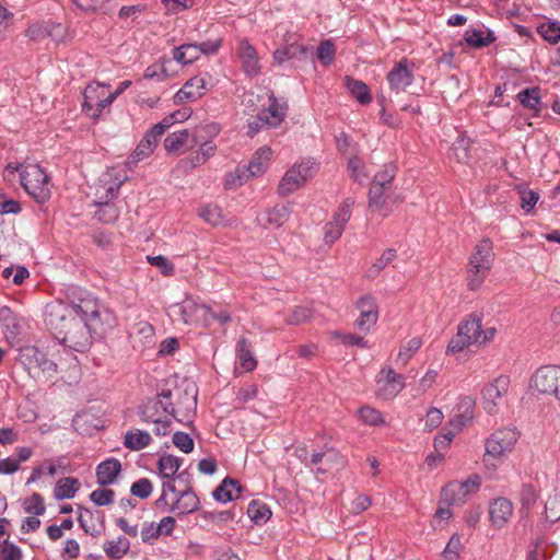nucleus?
I'll return each instance as SVG.
<instances>
[{
  "label": "nucleus",
  "mask_w": 560,
  "mask_h": 560,
  "mask_svg": "<svg viewBox=\"0 0 560 560\" xmlns=\"http://www.w3.org/2000/svg\"><path fill=\"white\" fill-rule=\"evenodd\" d=\"M108 86L101 83H91L84 90L83 109L91 112L93 118H97L101 113L109 106L113 101H108Z\"/></svg>",
  "instance_id": "obj_17"
},
{
  "label": "nucleus",
  "mask_w": 560,
  "mask_h": 560,
  "mask_svg": "<svg viewBox=\"0 0 560 560\" xmlns=\"http://www.w3.org/2000/svg\"><path fill=\"white\" fill-rule=\"evenodd\" d=\"M518 440V432L513 428H503L493 432L486 442L483 463L495 468L513 451Z\"/></svg>",
  "instance_id": "obj_5"
},
{
  "label": "nucleus",
  "mask_w": 560,
  "mask_h": 560,
  "mask_svg": "<svg viewBox=\"0 0 560 560\" xmlns=\"http://www.w3.org/2000/svg\"><path fill=\"white\" fill-rule=\"evenodd\" d=\"M318 171V164L313 160H303L293 164L282 176L278 185V194L282 197L299 190Z\"/></svg>",
  "instance_id": "obj_8"
},
{
  "label": "nucleus",
  "mask_w": 560,
  "mask_h": 560,
  "mask_svg": "<svg viewBox=\"0 0 560 560\" xmlns=\"http://www.w3.org/2000/svg\"><path fill=\"white\" fill-rule=\"evenodd\" d=\"M268 106L264 107L258 114L257 121L248 126V133L253 136L259 130V126L277 128L284 120L288 112V103L283 98H277L272 94L269 96Z\"/></svg>",
  "instance_id": "obj_13"
},
{
  "label": "nucleus",
  "mask_w": 560,
  "mask_h": 560,
  "mask_svg": "<svg viewBox=\"0 0 560 560\" xmlns=\"http://www.w3.org/2000/svg\"><path fill=\"white\" fill-rule=\"evenodd\" d=\"M520 102L527 108L538 112L540 106V96L538 89H525L517 94Z\"/></svg>",
  "instance_id": "obj_46"
},
{
  "label": "nucleus",
  "mask_w": 560,
  "mask_h": 560,
  "mask_svg": "<svg viewBox=\"0 0 560 560\" xmlns=\"http://www.w3.org/2000/svg\"><path fill=\"white\" fill-rule=\"evenodd\" d=\"M397 256L394 248L385 249L381 256L366 269L365 277L375 279L382 270H384Z\"/></svg>",
  "instance_id": "obj_38"
},
{
  "label": "nucleus",
  "mask_w": 560,
  "mask_h": 560,
  "mask_svg": "<svg viewBox=\"0 0 560 560\" xmlns=\"http://www.w3.org/2000/svg\"><path fill=\"white\" fill-rule=\"evenodd\" d=\"M180 466L182 460L174 455H162L158 462V469L161 477L171 482L175 479Z\"/></svg>",
  "instance_id": "obj_33"
},
{
  "label": "nucleus",
  "mask_w": 560,
  "mask_h": 560,
  "mask_svg": "<svg viewBox=\"0 0 560 560\" xmlns=\"http://www.w3.org/2000/svg\"><path fill=\"white\" fill-rule=\"evenodd\" d=\"M104 551L112 560H120L129 550L130 541L125 536L107 540L104 544Z\"/></svg>",
  "instance_id": "obj_35"
},
{
  "label": "nucleus",
  "mask_w": 560,
  "mask_h": 560,
  "mask_svg": "<svg viewBox=\"0 0 560 560\" xmlns=\"http://www.w3.org/2000/svg\"><path fill=\"white\" fill-rule=\"evenodd\" d=\"M271 159V149L262 147L258 149L254 154L248 165L245 166L248 178L262 175L269 166Z\"/></svg>",
  "instance_id": "obj_29"
},
{
  "label": "nucleus",
  "mask_w": 560,
  "mask_h": 560,
  "mask_svg": "<svg viewBox=\"0 0 560 560\" xmlns=\"http://www.w3.org/2000/svg\"><path fill=\"white\" fill-rule=\"evenodd\" d=\"M514 513L512 501L506 498L499 497L489 503V520L493 527L502 529L506 526Z\"/></svg>",
  "instance_id": "obj_22"
},
{
  "label": "nucleus",
  "mask_w": 560,
  "mask_h": 560,
  "mask_svg": "<svg viewBox=\"0 0 560 560\" xmlns=\"http://www.w3.org/2000/svg\"><path fill=\"white\" fill-rule=\"evenodd\" d=\"M209 81L205 75H196L189 79L174 95L175 104H184L200 98L208 90Z\"/></svg>",
  "instance_id": "obj_23"
},
{
  "label": "nucleus",
  "mask_w": 560,
  "mask_h": 560,
  "mask_svg": "<svg viewBox=\"0 0 560 560\" xmlns=\"http://www.w3.org/2000/svg\"><path fill=\"white\" fill-rule=\"evenodd\" d=\"M421 339L419 337H413L409 339L400 349L396 357V364L405 366L408 361L415 355V353L421 347Z\"/></svg>",
  "instance_id": "obj_42"
},
{
  "label": "nucleus",
  "mask_w": 560,
  "mask_h": 560,
  "mask_svg": "<svg viewBox=\"0 0 560 560\" xmlns=\"http://www.w3.org/2000/svg\"><path fill=\"white\" fill-rule=\"evenodd\" d=\"M396 175V168L392 164H387L383 167L381 172H378L372 182L371 185H378L381 187L388 188L390 187V184Z\"/></svg>",
  "instance_id": "obj_52"
},
{
  "label": "nucleus",
  "mask_w": 560,
  "mask_h": 560,
  "mask_svg": "<svg viewBox=\"0 0 560 560\" xmlns=\"http://www.w3.org/2000/svg\"><path fill=\"white\" fill-rule=\"evenodd\" d=\"M80 489V482L72 477L58 480L55 487V498L58 500L72 499Z\"/></svg>",
  "instance_id": "obj_39"
},
{
  "label": "nucleus",
  "mask_w": 560,
  "mask_h": 560,
  "mask_svg": "<svg viewBox=\"0 0 560 560\" xmlns=\"http://www.w3.org/2000/svg\"><path fill=\"white\" fill-rule=\"evenodd\" d=\"M462 547L460 537L454 534L448 540L445 549L443 550V557L445 560H457L459 556V549Z\"/></svg>",
  "instance_id": "obj_63"
},
{
  "label": "nucleus",
  "mask_w": 560,
  "mask_h": 560,
  "mask_svg": "<svg viewBox=\"0 0 560 560\" xmlns=\"http://www.w3.org/2000/svg\"><path fill=\"white\" fill-rule=\"evenodd\" d=\"M188 130H179L170 133L164 140V148L168 154H180L188 147Z\"/></svg>",
  "instance_id": "obj_31"
},
{
  "label": "nucleus",
  "mask_w": 560,
  "mask_h": 560,
  "mask_svg": "<svg viewBox=\"0 0 560 560\" xmlns=\"http://www.w3.org/2000/svg\"><path fill=\"white\" fill-rule=\"evenodd\" d=\"M171 310L173 314L179 315L185 324L210 326L212 323V310L192 299H185L182 303L173 305Z\"/></svg>",
  "instance_id": "obj_15"
},
{
  "label": "nucleus",
  "mask_w": 560,
  "mask_h": 560,
  "mask_svg": "<svg viewBox=\"0 0 560 560\" xmlns=\"http://www.w3.org/2000/svg\"><path fill=\"white\" fill-rule=\"evenodd\" d=\"M115 491L105 487H100L93 490L90 494V500L98 506H107L114 502Z\"/></svg>",
  "instance_id": "obj_49"
},
{
  "label": "nucleus",
  "mask_w": 560,
  "mask_h": 560,
  "mask_svg": "<svg viewBox=\"0 0 560 560\" xmlns=\"http://www.w3.org/2000/svg\"><path fill=\"white\" fill-rule=\"evenodd\" d=\"M159 140L149 131L145 132L142 140L139 142L137 148L133 150V152L129 155L126 165L132 170L137 166V164L148 159L158 147Z\"/></svg>",
  "instance_id": "obj_27"
},
{
  "label": "nucleus",
  "mask_w": 560,
  "mask_h": 560,
  "mask_svg": "<svg viewBox=\"0 0 560 560\" xmlns=\"http://www.w3.org/2000/svg\"><path fill=\"white\" fill-rule=\"evenodd\" d=\"M388 83L387 97L389 102H394L395 98L399 97L407 88L411 85L413 81V71L407 59H401L394 65L390 71L386 75ZM386 98L383 94L381 102Z\"/></svg>",
  "instance_id": "obj_12"
},
{
  "label": "nucleus",
  "mask_w": 560,
  "mask_h": 560,
  "mask_svg": "<svg viewBox=\"0 0 560 560\" xmlns=\"http://www.w3.org/2000/svg\"><path fill=\"white\" fill-rule=\"evenodd\" d=\"M45 323L62 345L82 352L91 347L93 336H105L116 326L117 319L95 298L85 296L78 304L61 301L48 304Z\"/></svg>",
  "instance_id": "obj_1"
},
{
  "label": "nucleus",
  "mask_w": 560,
  "mask_h": 560,
  "mask_svg": "<svg viewBox=\"0 0 560 560\" xmlns=\"http://www.w3.org/2000/svg\"><path fill=\"white\" fill-rule=\"evenodd\" d=\"M241 492L240 483L233 479H224L222 483L214 490L213 497L219 502L226 503L237 498Z\"/></svg>",
  "instance_id": "obj_36"
},
{
  "label": "nucleus",
  "mask_w": 560,
  "mask_h": 560,
  "mask_svg": "<svg viewBox=\"0 0 560 560\" xmlns=\"http://www.w3.org/2000/svg\"><path fill=\"white\" fill-rule=\"evenodd\" d=\"M475 399L471 396H464L459 399L454 409V415L448 425L455 431H462L474 419Z\"/></svg>",
  "instance_id": "obj_24"
},
{
  "label": "nucleus",
  "mask_w": 560,
  "mask_h": 560,
  "mask_svg": "<svg viewBox=\"0 0 560 560\" xmlns=\"http://www.w3.org/2000/svg\"><path fill=\"white\" fill-rule=\"evenodd\" d=\"M125 180L126 177L118 176L114 170L108 171L103 175L100 187L96 190L97 202L100 205H104V210H108L110 215L108 218L100 217V221L110 223L117 219L118 211L114 205L109 203V201L118 195V191Z\"/></svg>",
  "instance_id": "obj_10"
},
{
  "label": "nucleus",
  "mask_w": 560,
  "mask_h": 560,
  "mask_svg": "<svg viewBox=\"0 0 560 560\" xmlns=\"http://www.w3.org/2000/svg\"><path fill=\"white\" fill-rule=\"evenodd\" d=\"M359 317L355 326L365 332H369L377 323L378 306L374 296L366 294L361 296L357 302Z\"/></svg>",
  "instance_id": "obj_20"
},
{
  "label": "nucleus",
  "mask_w": 560,
  "mask_h": 560,
  "mask_svg": "<svg viewBox=\"0 0 560 560\" xmlns=\"http://www.w3.org/2000/svg\"><path fill=\"white\" fill-rule=\"evenodd\" d=\"M354 205L353 198H347L335 212L332 221L337 222L341 226H346L349 221L352 212V207Z\"/></svg>",
  "instance_id": "obj_53"
},
{
  "label": "nucleus",
  "mask_w": 560,
  "mask_h": 560,
  "mask_svg": "<svg viewBox=\"0 0 560 560\" xmlns=\"http://www.w3.org/2000/svg\"><path fill=\"white\" fill-rule=\"evenodd\" d=\"M0 560H23V551L14 542L4 539L0 542Z\"/></svg>",
  "instance_id": "obj_50"
},
{
  "label": "nucleus",
  "mask_w": 560,
  "mask_h": 560,
  "mask_svg": "<svg viewBox=\"0 0 560 560\" xmlns=\"http://www.w3.org/2000/svg\"><path fill=\"white\" fill-rule=\"evenodd\" d=\"M152 438L148 431L132 429L124 436V446L130 451H141L150 445Z\"/></svg>",
  "instance_id": "obj_30"
},
{
  "label": "nucleus",
  "mask_w": 560,
  "mask_h": 560,
  "mask_svg": "<svg viewBox=\"0 0 560 560\" xmlns=\"http://www.w3.org/2000/svg\"><path fill=\"white\" fill-rule=\"evenodd\" d=\"M236 55L244 73L255 78L260 73V62L257 50L247 39H242L236 48Z\"/></svg>",
  "instance_id": "obj_21"
},
{
  "label": "nucleus",
  "mask_w": 560,
  "mask_h": 560,
  "mask_svg": "<svg viewBox=\"0 0 560 560\" xmlns=\"http://www.w3.org/2000/svg\"><path fill=\"white\" fill-rule=\"evenodd\" d=\"M173 444L186 454L191 453L195 445L194 440L185 432H175L173 435Z\"/></svg>",
  "instance_id": "obj_61"
},
{
  "label": "nucleus",
  "mask_w": 560,
  "mask_h": 560,
  "mask_svg": "<svg viewBox=\"0 0 560 560\" xmlns=\"http://www.w3.org/2000/svg\"><path fill=\"white\" fill-rule=\"evenodd\" d=\"M249 518L256 524H265L271 516L267 504L259 501H252L247 508Z\"/></svg>",
  "instance_id": "obj_43"
},
{
  "label": "nucleus",
  "mask_w": 560,
  "mask_h": 560,
  "mask_svg": "<svg viewBox=\"0 0 560 560\" xmlns=\"http://www.w3.org/2000/svg\"><path fill=\"white\" fill-rule=\"evenodd\" d=\"M348 170L354 182L364 183L369 178V172L365 170L364 163L358 156L349 159Z\"/></svg>",
  "instance_id": "obj_48"
},
{
  "label": "nucleus",
  "mask_w": 560,
  "mask_h": 560,
  "mask_svg": "<svg viewBox=\"0 0 560 560\" xmlns=\"http://www.w3.org/2000/svg\"><path fill=\"white\" fill-rule=\"evenodd\" d=\"M335 56V46L331 40L327 39L319 44L317 49V58L323 65H329Z\"/></svg>",
  "instance_id": "obj_62"
},
{
  "label": "nucleus",
  "mask_w": 560,
  "mask_h": 560,
  "mask_svg": "<svg viewBox=\"0 0 560 560\" xmlns=\"http://www.w3.org/2000/svg\"><path fill=\"white\" fill-rule=\"evenodd\" d=\"M530 387L560 400V365H544L537 369L532 376Z\"/></svg>",
  "instance_id": "obj_14"
},
{
  "label": "nucleus",
  "mask_w": 560,
  "mask_h": 560,
  "mask_svg": "<svg viewBox=\"0 0 560 560\" xmlns=\"http://www.w3.org/2000/svg\"><path fill=\"white\" fill-rule=\"evenodd\" d=\"M493 261L492 243L489 240L480 241L469 259L468 287L477 290L489 273Z\"/></svg>",
  "instance_id": "obj_6"
},
{
  "label": "nucleus",
  "mask_w": 560,
  "mask_h": 560,
  "mask_svg": "<svg viewBox=\"0 0 560 560\" xmlns=\"http://www.w3.org/2000/svg\"><path fill=\"white\" fill-rule=\"evenodd\" d=\"M198 215L213 226H230L235 220L226 218L218 205L208 203L199 208Z\"/></svg>",
  "instance_id": "obj_28"
},
{
  "label": "nucleus",
  "mask_w": 560,
  "mask_h": 560,
  "mask_svg": "<svg viewBox=\"0 0 560 560\" xmlns=\"http://www.w3.org/2000/svg\"><path fill=\"white\" fill-rule=\"evenodd\" d=\"M20 178L26 192L37 202L49 199L51 194L49 178L38 164L21 165Z\"/></svg>",
  "instance_id": "obj_7"
},
{
  "label": "nucleus",
  "mask_w": 560,
  "mask_h": 560,
  "mask_svg": "<svg viewBox=\"0 0 560 560\" xmlns=\"http://www.w3.org/2000/svg\"><path fill=\"white\" fill-rule=\"evenodd\" d=\"M452 151L457 162L467 164L470 161V140L460 135L453 143Z\"/></svg>",
  "instance_id": "obj_44"
},
{
  "label": "nucleus",
  "mask_w": 560,
  "mask_h": 560,
  "mask_svg": "<svg viewBox=\"0 0 560 560\" xmlns=\"http://www.w3.org/2000/svg\"><path fill=\"white\" fill-rule=\"evenodd\" d=\"M387 190L388 188L378 185H371L369 190V209L382 217H386L392 212Z\"/></svg>",
  "instance_id": "obj_26"
},
{
  "label": "nucleus",
  "mask_w": 560,
  "mask_h": 560,
  "mask_svg": "<svg viewBox=\"0 0 560 560\" xmlns=\"http://www.w3.org/2000/svg\"><path fill=\"white\" fill-rule=\"evenodd\" d=\"M518 195L521 199V207L526 212L532 211L539 200V195L527 188H518Z\"/></svg>",
  "instance_id": "obj_56"
},
{
  "label": "nucleus",
  "mask_w": 560,
  "mask_h": 560,
  "mask_svg": "<svg viewBox=\"0 0 560 560\" xmlns=\"http://www.w3.org/2000/svg\"><path fill=\"white\" fill-rule=\"evenodd\" d=\"M78 521L86 534L97 536L101 533L100 527L93 522V513L90 510L85 509L81 511Z\"/></svg>",
  "instance_id": "obj_54"
},
{
  "label": "nucleus",
  "mask_w": 560,
  "mask_h": 560,
  "mask_svg": "<svg viewBox=\"0 0 560 560\" xmlns=\"http://www.w3.org/2000/svg\"><path fill=\"white\" fill-rule=\"evenodd\" d=\"M546 517L550 522L560 520V491L551 494L545 505Z\"/></svg>",
  "instance_id": "obj_51"
},
{
  "label": "nucleus",
  "mask_w": 560,
  "mask_h": 560,
  "mask_svg": "<svg viewBox=\"0 0 560 560\" xmlns=\"http://www.w3.org/2000/svg\"><path fill=\"white\" fill-rule=\"evenodd\" d=\"M538 34L548 43L557 44L560 42V23L547 21L537 27Z\"/></svg>",
  "instance_id": "obj_45"
},
{
  "label": "nucleus",
  "mask_w": 560,
  "mask_h": 560,
  "mask_svg": "<svg viewBox=\"0 0 560 560\" xmlns=\"http://www.w3.org/2000/svg\"><path fill=\"white\" fill-rule=\"evenodd\" d=\"M200 56L197 44H183L174 48L173 58L182 65H188L197 60Z\"/></svg>",
  "instance_id": "obj_41"
},
{
  "label": "nucleus",
  "mask_w": 560,
  "mask_h": 560,
  "mask_svg": "<svg viewBox=\"0 0 560 560\" xmlns=\"http://www.w3.org/2000/svg\"><path fill=\"white\" fill-rule=\"evenodd\" d=\"M509 377L501 375L483 386L481 390V404L487 413L494 415L498 412L509 390Z\"/></svg>",
  "instance_id": "obj_16"
},
{
  "label": "nucleus",
  "mask_w": 560,
  "mask_h": 560,
  "mask_svg": "<svg viewBox=\"0 0 560 560\" xmlns=\"http://www.w3.org/2000/svg\"><path fill=\"white\" fill-rule=\"evenodd\" d=\"M179 113H174L165 117L162 121L155 124L149 132L152 133L158 140L159 138L175 122L179 121L180 118L176 117Z\"/></svg>",
  "instance_id": "obj_64"
},
{
  "label": "nucleus",
  "mask_w": 560,
  "mask_h": 560,
  "mask_svg": "<svg viewBox=\"0 0 560 560\" xmlns=\"http://www.w3.org/2000/svg\"><path fill=\"white\" fill-rule=\"evenodd\" d=\"M237 360L243 372H252L257 366V361L246 339H241L237 343Z\"/></svg>",
  "instance_id": "obj_34"
},
{
  "label": "nucleus",
  "mask_w": 560,
  "mask_h": 560,
  "mask_svg": "<svg viewBox=\"0 0 560 560\" xmlns=\"http://www.w3.org/2000/svg\"><path fill=\"white\" fill-rule=\"evenodd\" d=\"M247 175L245 166H240L234 172L229 173L225 176V186L231 188L242 186L249 179Z\"/></svg>",
  "instance_id": "obj_58"
},
{
  "label": "nucleus",
  "mask_w": 560,
  "mask_h": 560,
  "mask_svg": "<svg viewBox=\"0 0 560 560\" xmlns=\"http://www.w3.org/2000/svg\"><path fill=\"white\" fill-rule=\"evenodd\" d=\"M346 88L350 95L355 98L361 105L371 103L372 97L369 86L361 80L347 77L345 80Z\"/></svg>",
  "instance_id": "obj_32"
},
{
  "label": "nucleus",
  "mask_w": 560,
  "mask_h": 560,
  "mask_svg": "<svg viewBox=\"0 0 560 560\" xmlns=\"http://www.w3.org/2000/svg\"><path fill=\"white\" fill-rule=\"evenodd\" d=\"M121 472V463L116 458H108L96 466V482L106 487L113 485Z\"/></svg>",
  "instance_id": "obj_25"
},
{
  "label": "nucleus",
  "mask_w": 560,
  "mask_h": 560,
  "mask_svg": "<svg viewBox=\"0 0 560 560\" xmlns=\"http://www.w3.org/2000/svg\"><path fill=\"white\" fill-rule=\"evenodd\" d=\"M156 505L166 508L168 512L185 515L196 512L200 506V501L192 490L185 489L178 492L173 482L164 481Z\"/></svg>",
  "instance_id": "obj_3"
},
{
  "label": "nucleus",
  "mask_w": 560,
  "mask_h": 560,
  "mask_svg": "<svg viewBox=\"0 0 560 560\" xmlns=\"http://www.w3.org/2000/svg\"><path fill=\"white\" fill-rule=\"evenodd\" d=\"M313 316V310L307 306H295L292 308L284 322L288 325H301L310 320Z\"/></svg>",
  "instance_id": "obj_47"
},
{
  "label": "nucleus",
  "mask_w": 560,
  "mask_h": 560,
  "mask_svg": "<svg viewBox=\"0 0 560 560\" xmlns=\"http://www.w3.org/2000/svg\"><path fill=\"white\" fill-rule=\"evenodd\" d=\"M359 416L364 423L370 425H377L380 423H383L382 413L378 410L369 406L360 408Z\"/></svg>",
  "instance_id": "obj_57"
},
{
  "label": "nucleus",
  "mask_w": 560,
  "mask_h": 560,
  "mask_svg": "<svg viewBox=\"0 0 560 560\" xmlns=\"http://www.w3.org/2000/svg\"><path fill=\"white\" fill-rule=\"evenodd\" d=\"M376 393L384 399L396 397L405 387V377L392 368H384L376 380Z\"/></svg>",
  "instance_id": "obj_18"
},
{
  "label": "nucleus",
  "mask_w": 560,
  "mask_h": 560,
  "mask_svg": "<svg viewBox=\"0 0 560 560\" xmlns=\"http://www.w3.org/2000/svg\"><path fill=\"white\" fill-rule=\"evenodd\" d=\"M19 361L34 376L42 374L49 380L58 372L57 364L34 346L22 347L19 351Z\"/></svg>",
  "instance_id": "obj_9"
},
{
  "label": "nucleus",
  "mask_w": 560,
  "mask_h": 560,
  "mask_svg": "<svg viewBox=\"0 0 560 560\" xmlns=\"http://www.w3.org/2000/svg\"><path fill=\"white\" fill-rule=\"evenodd\" d=\"M197 407V388L195 385H188L183 390L177 392L176 407L172 417L179 422H187L195 415Z\"/></svg>",
  "instance_id": "obj_19"
},
{
  "label": "nucleus",
  "mask_w": 560,
  "mask_h": 560,
  "mask_svg": "<svg viewBox=\"0 0 560 560\" xmlns=\"http://www.w3.org/2000/svg\"><path fill=\"white\" fill-rule=\"evenodd\" d=\"M171 397L170 389L162 390L158 398L145 404L140 412L142 421L155 424L156 435H166L171 431V418H173L171 412H174V405L170 401Z\"/></svg>",
  "instance_id": "obj_4"
},
{
  "label": "nucleus",
  "mask_w": 560,
  "mask_h": 560,
  "mask_svg": "<svg viewBox=\"0 0 560 560\" xmlns=\"http://www.w3.org/2000/svg\"><path fill=\"white\" fill-rule=\"evenodd\" d=\"M480 486L481 478L478 475L470 476L464 481H451L442 489L441 500L450 505H462L470 495L478 492Z\"/></svg>",
  "instance_id": "obj_11"
},
{
  "label": "nucleus",
  "mask_w": 560,
  "mask_h": 560,
  "mask_svg": "<svg viewBox=\"0 0 560 560\" xmlns=\"http://www.w3.org/2000/svg\"><path fill=\"white\" fill-rule=\"evenodd\" d=\"M495 335L494 327L483 328L482 318L470 314L459 323L456 335L447 345L446 354L455 355L471 346L485 347L494 339Z\"/></svg>",
  "instance_id": "obj_2"
},
{
  "label": "nucleus",
  "mask_w": 560,
  "mask_h": 560,
  "mask_svg": "<svg viewBox=\"0 0 560 560\" xmlns=\"http://www.w3.org/2000/svg\"><path fill=\"white\" fill-rule=\"evenodd\" d=\"M24 510L33 515H42L45 512L44 500L40 494L34 493L30 499L24 501Z\"/></svg>",
  "instance_id": "obj_59"
},
{
  "label": "nucleus",
  "mask_w": 560,
  "mask_h": 560,
  "mask_svg": "<svg viewBox=\"0 0 560 560\" xmlns=\"http://www.w3.org/2000/svg\"><path fill=\"white\" fill-rule=\"evenodd\" d=\"M291 214L289 205H277L265 213L266 222L273 228H280L284 224Z\"/></svg>",
  "instance_id": "obj_40"
},
{
  "label": "nucleus",
  "mask_w": 560,
  "mask_h": 560,
  "mask_svg": "<svg viewBox=\"0 0 560 560\" xmlns=\"http://www.w3.org/2000/svg\"><path fill=\"white\" fill-rule=\"evenodd\" d=\"M306 55V47L300 44H289L285 47L278 48L273 52V59L277 63H282L291 59H302Z\"/></svg>",
  "instance_id": "obj_37"
},
{
  "label": "nucleus",
  "mask_w": 560,
  "mask_h": 560,
  "mask_svg": "<svg viewBox=\"0 0 560 560\" xmlns=\"http://www.w3.org/2000/svg\"><path fill=\"white\" fill-rule=\"evenodd\" d=\"M49 23L50 22H42L32 24L26 30V36L32 40H42L49 37Z\"/></svg>",
  "instance_id": "obj_60"
},
{
  "label": "nucleus",
  "mask_w": 560,
  "mask_h": 560,
  "mask_svg": "<svg viewBox=\"0 0 560 560\" xmlns=\"http://www.w3.org/2000/svg\"><path fill=\"white\" fill-rule=\"evenodd\" d=\"M153 491L152 482L147 478H141L133 482L130 488V492L132 495L138 497L140 499H147L151 495Z\"/></svg>",
  "instance_id": "obj_55"
}]
</instances>
